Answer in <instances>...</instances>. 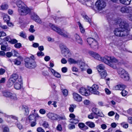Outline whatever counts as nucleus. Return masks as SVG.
<instances>
[{
    "label": "nucleus",
    "instance_id": "obj_1",
    "mask_svg": "<svg viewBox=\"0 0 132 132\" xmlns=\"http://www.w3.org/2000/svg\"><path fill=\"white\" fill-rule=\"evenodd\" d=\"M89 54L96 59L101 61L114 69L117 68V64L118 63V60L114 56H105L101 57L98 53L92 51H89Z\"/></svg>",
    "mask_w": 132,
    "mask_h": 132
},
{
    "label": "nucleus",
    "instance_id": "obj_2",
    "mask_svg": "<svg viewBox=\"0 0 132 132\" xmlns=\"http://www.w3.org/2000/svg\"><path fill=\"white\" fill-rule=\"evenodd\" d=\"M130 30L129 24L126 21H121L119 23V27L116 29L114 31L115 35L117 36L127 38L129 37Z\"/></svg>",
    "mask_w": 132,
    "mask_h": 132
},
{
    "label": "nucleus",
    "instance_id": "obj_3",
    "mask_svg": "<svg viewBox=\"0 0 132 132\" xmlns=\"http://www.w3.org/2000/svg\"><path fill=\"white\" fill-rule=\"evenodd\" d=\"M13 2L16 3L19 8L18 11L19 13L22 15H25L28 14L30 11V9L27 7L21 1H15V0Z\"/></svg>",
    "mask_w": 132,
    "mask_h": 132
},
{
    "label": "nucleus",
    "instance_id": "obj_4",
    "mask_svg": "<svg viewBox=\"0 0 132 132\" xmlns=\"http://www.w3.org/2000/svg\"><path fill=\"white\" fill-rule=\"evenodd\" d=\"M49 26L53 30L64 37L67 38L69 36V34L67 31L63 30H61L56 26L51 23H50Z\"/></svg>",
    "mask_w": 132,
    "mask_h": 132
},
{
    "label": "nucleus",
    "instance_id": "obj_5",
    "mask_svg": "<svg viewBox=\"0 0 132 132\" xmlns=\"http://www.w3.org/2000/svg\"><path fill=\"white\" fill-rule=\"evenodd\" d=\"M118 72L120 77L125 80H128L129 79V75L128 72L122 68H119Z\"/></svg>",
    "mask_w": 132,
    "mask_h": 132
},
{
    "label": "nucleus",
    "instance_id": "obj_6",
    "mask_svg": "<svg viewBox=\"0 0 132 132\" xmlns=\"http://www.w3.org/2000/svg\"><path fill=\"white\" fill-rule=\"evenodd\" d=\"M60 47L61 49L62 53L64 56L66 58H68L71 56V53L65 46L63 44H61Z\"/></svg>",
    "mask_w": 132,
    "mask_h": 132
},
{
    "label": "nucleus",
    "instance_id": "obj_7",
    "mask_svg": "<svg viewBox=\"0 0 132 132\" xmlns=\"http://www.w3.org/2000/svg\"><path fill=\"white\" fill-rule=\"evenodd\" d=\"M25 66L28 68H33L35 67L36 66L35 61L28 58H26L25 60Z\"/></svg>",
    "mask_w": 132,
    "mask_h": 132
},
{
    "label": "nucleus",
    "instance_id": "obj_8",
    "mask_svg": "<svg viewBox=\"0 0 132 132\" xmlns=\"http://www.w3.org/2000/svg\"><path fill=\"white\" fill-rule=\"evenodd\" d=\"M87 42L93 49L95 50L98 49V43L95 39L92 38H88L87 39Z\"/></svg>",
    "mask_w": 132,
    "mask_h": 132
},
{
    "label": "nucleus",
    "instance_id": "obj_9",
    "mask_svg": "<svg viewBox=\"0 0 132 132\" xmlns=\"http://www.w3.org/2000/svg\"><path fill=\"white\" fill-rule=\"evenodd\" d=\"M99 89V87L98 85L96 84H93L91 87L89 88V90L90 92L94 94L99 95L100 92L98 90Z\"/></svg>",
    "mask_w": 132,
    "mask_h": 132
},
{
    "label": "nucleus",
    "instance_id": "obj_10",
    "mask_svg": "<svg viewBox=\"0 0 132 132\" xmlns=\"http://www.w3.org/2000/svg\"><path fill=\"white\" fill-rule=\"evenodd\" d=\"M106 6L105 3L102 0H98L96 3V7L99 11L104 9Z\"/></svg>",
    "mask_w": 132,
    "mask_h": 132
},
{
    "label": "nucleus",
    "instance_id": "obj_11",
    "mask_svg": "<svg viewBox=\"0 0 132 132\" xmlns=\"http://www.w3.org/2000/svg\"><path fill=\"white\" fill-rule=\"evenodd\" d=\"M89 88L87 89L84 87H81L79 90V92L82 95L88 96L90 94V91L89 89Z\"/></svg>",
    "mask_w": 132,
    "mask_h": 132
},
{
    "label": "nucleus",
    "instance_id": "obj_12",
    "mask_svg": "<svg viewBox=\"0 0 132 132\" xmlns=\"http://www.w3.org/2000/svg\"><path fill=\"white\" fill-rule=\"evenodd\" d=\"M22 86V80L21 78H20L18 81L15 82L14 85V88L16 90H19L20 89Z\"/></svg>",
    "mask_w": 132,
    "mask_h": 132
},
{
    "label": "nucleus",
    "instance_id": "obj_13",
    "mask_svg": "<svg viewBox=\"0 0 132 132\" xmlns=\"http://www.w3.org/2000/svg\"><path fill=\"white\" fill-rule=\"evenodd\" d=\"M3 115L5 120L8 122H9L10 121L11 118L15 120L16 121H17L18 118L15 116L9 115L6 113H4Z\"/></svg>",
    "mask_w": 132,
    "mask_h": 132
},
{
    "label": "nucleus",
    "instance_id": "obj_14",
    "mask_svg": "<svg viewBox=\"0 0 132 132\" xmlns=\"http://www.w3.org/2000/svg\"><path fill=\"white\" fill-rule=\"evenodd\" d=\"M31 18L37 22L39 24L42 23V22L41 19L37 14L35 13H32Z\"/></svg>",
    "mask_w": 132,
    "mask_h": 132
},
{
    "label": "nucleus",
    "instance_id": "obj_15",
    "mask_svg": "<svg viewBox=\"0 0 132 132\" xmlns=\"http://www.w3.org/2000/svg\"><path fill=\"white\" fill-rule=\"evenodd\" d=\"M47 116L49 119L52 120H56L59 117V115L52 113L49 112L47 114Z\"/></svg>",
    "mask_w": 132,
    "mask_h": 132
},
{
    "label": "nucleus",
    "instance_id": "obj_16",
    "mask_svg": "<svg viewBox=\"0 0 132 132\" xmlns=\"http://www.w3.org/2000/svg\"><path fill=\"white\" fill-rule=\"evenodd\" d=\"M73 98L76 101L80 102L82 101V97L77 93H74L73 94Z\"/></svg>",
    "mask_w": 132,
    "mask_h": 132
},
{
    "label": "nucleus",
    "instance_id": "obj_17",
    "mask_svg": "<svg viewBox=\"0 0 132 132\" xmlns=\"http://www.w3.org/2000/svg\"><path fill=\"white\" fill-rule=\"evenodd\" d=\"M20 78H19L18 75L16 74H13L11 76L10 79V81L14 82L18 81V80Z\"/></svg>",
    "mask_w": 132,
    "mask_h": 132
},
{
    "label": "nucleus",
    "instance_id": "obj_18",
    "mask_svg": "<svg viewBox=\"0 0 132 132\" xmlns=\"http://www.w3.org/2000/svg\"><path fill=\"white\" fill-rule=\"evenodd\" d=\"M39 117L38 114L37 113H34L30 115L29 117V120L30 121H36V118Z\"/></svg>",
    "mask_w": 132,
    "mask_h": 132
},
{
    "label": "nucleus",
    "instance_id": "obj_19",
    "mask_svg": "<svg viewBox=\"0 0 132 132\" xmlns=\"http://www.w3.org/2000/svg\"><path fill=\"white\" fill-rule=\"evenodd\" d=\"M126 87V86L123 84H118L114 86L113 89L114 90H122L124 89Z\"/></svg>",
    "mask_w": 132,
    "mask_h": 132
},
{
    "label": "nucleus",
    "instance_id": "obj_20",
    "mask_svg": "<svg viewBox=\"0 0 132 132\" xmlns=\"http://www.w3.org/2000/svg\"><path fill=\"white\" fill-rule=\"evenodd\" d=\"M93 113H94L95 115L96 116L98 115L99 116L102 117L103 116V115L102 113L100 112L99 110L95 108H93L92 109Z\"/></svg>",
    "mask_w": 132,
    "mask_h": 132
},
{
    "label": "nucleus",
    "instance_id": "obj_21",
    "mask_svg": "<svg viewBox=\"0 0 132 132\" xmlns=\"http://www.w3.org/2000/svg\"><path fill=\"white\" fill-rule=\"evenodd\" d=\"M81 15L84 18V20L88 22L91 24L92 22L91 19V18H89L85 13H82Z\"/></svg>",
    "mask_w": 132,
    "mask_h": 132
},
{
    "label": "nucleus",
    "instance_id": "obj_22",
    "mask_svg": "<svg viewBox=\"0 0 132 132\" xmlns=\"http://www.w3.org/2000/svg\"><path fill=\"white\" fill-rule=\"evenodd\" d=\"M74 38L76 41L78 43L82 44V41L81 39L80 38V36L77 34H76L74 35Z\"/></svg>",
    "mask_w": 132,
    "mask_h": 132
},
{
    "label": "nucleus",
    "instance_id": "obj_23",
    "mask_svg": "<svg viewBox=\"0 0 132 132\" xmlns=\"http://www.w3.org/2000/svg\"><path fill=\"white\" fill-rule=\"evenodd\" d=\"M49 71L52 73L54 76L58 78H60L61 77V75L59 73L56 72L52 68H50L49 69Z\"/></svg>",
    "mask_w": 132,
    "mask_h": 132
},
{
    "label": "nucleus",
    "instance_id": "obj_24",
    "mask_svg": "<svg viewBox=\"0 0 132 132\" xmlns=\"http://www.w3.org/2000/svg\"><path fill=\"white\" fill-rule=\"evenodd\" d=\"M78 63H80V68L81 69L82 71L85 70L87 68V65L84 62L81 61H79V62Z\"/></svg>",
    "mask_w": 132,
    "mask_h": 132
},
{
    "label": "nucleus",
    "instance_id": "obj_25",
    "mask_svg": "<svg viewBox=\"0 0 132 132\" xmlns=\"http://www.w3.org/2000/svg\"><path fill=\"white\" fill-rule=\"evenodd\" d=\"M2 93L4 96L9 98L12 93L7 90H5L2 91Z\"/></svg>",
    "mask_w": 132,
    "mask_h": 132
},
{
    "label": "nucleus",
    "instance_id": "obj_26",
    "mask_svg": "<svg viewBox=\"0 0 132 132\" xmlns=\"http://www.w3.org/2000/svg\"><path fill=\"white\" fill-rule=\"evenodd\" d=\"M68 61L70 64H78L79 62V60L76 61L71 58L68 59Z\"/></svg>",
    "mask_w": 132,
    "mask_h": 132
},
{
    "label": "nucleus",
    "instance_id": "obj_27",
    "mask_svg": "<svg viewBox=\"0 0 132 132\" xmlns=\"http://www.w3.org/2000/svg\"><path fill=\"white\" fill-rule=\"evenodd\" d=\"M9 98L12 100L15 101L18 100V98L16 94L12 93Z\"/></svg>",
    "mask_w": 132,
    "mask_h": 132
},
{
    "label": "nucleus",
    "instance_id": "obj_28",
    "mask_svg": "<svg viewBox=\"0 0 132 132\" xmlns=\"http://www.w3.org/2000/svg\"><path fill=\"white\" fill-rule=\"evenodd\" d=\"M130 7H123L121 8L120 10L121 12L123 13H128L130 11Z\"/></svg>",
    "mask_w": 132,
    "mask_h": 132
},
{
    "label": "nucleus",
    "instance_id": "obj_29",
    "mask_svg": "<svg viewBox=\"0 0 132 132\" xmlns=\"http://www.w3.org/2000/svg\"><path fill=\"white\" fill-rule=\"evenodd\" d=\"M100 72V75L101 78H105L107 75V73L105 70H103Z\"/></svg>",
    "mask_w": 132,
    "mask_h": 132
},
{
    "label": "nucleus",
    "instance_id": "obj_30",
    "mask_svg": "<svg viewBox=\"0 0 132 132\" xmlns=\"http://www.w3.org/2000/svg\"><path fill=\"white\" fill-rule=\"evenodd\" d=\"M78 126L80 129H87L88 127L86 126L84 123H80L78 124Z\"/></svg>",
    "mask_w": 132,
    "mask_h": 132
},
{
    "label": "nucleus",
    "instance_id": "obj_31",
    "mask_svg": "<svg viewBox=\"0 0 132 132\" xmlns=\"http://www.w3.org/2000/svg\"><path fill=\"white\" fill-rule=\"evenodd\" d=\"M85 124L89 127L91 128H94L95 126L94 123L91 121H87L86 122Z\"/></svg>",
    "mask_w": 132,
    "mask_h": 132
},
{
    "label": "nucleus",
    "instance_id": "obj_32",
    "mask_svg": "<svg viewBox=\"0 0 132 132\" xmlns=\"http://www.w3.org/2000/svg\"><path fill=\"white\" fill-rule=\"evenodd\" d=\"M97 69L98 71L99 72L104 70V65L102 64H100L97 67Z\"/></svg>",
    "mask_w": 132,
    "mask_h": 132
},
{
    "label": "nucleus",
    "instance_id": "obj_33",
    "mask_svg": "<svg viewBox=\"0 0 132 132\" xmlns=\"http://www.w3.org/2000/svg\"><path fill=\"white\" fill-rule=\"evenodd\" d=\"M120 2L123 4L128 5L130 3L131 0H119Z\"/></svg>",
    "mask_w": 132,
    "mask_h": 132
},
{
    "label": "nucleus",
    "instance_id": "obj_34",
    "mask_svg": "<svg viewBox=\"0 0 132 132\" xmlns=\"http://www.w3.org/2000/svg\"><path fill=\"white\" fill-rule=\"evenodd\" d=\"M1 10H5L7 9L8 7V5L5 3H3L1 6Z\"/></svg>",
    "mask_w": 132,
    "mask_h": 132
},
{
    "label": "nucleus",
    "instance_id": "obj_35",
    "mask_svg": "<svg viewBox=\"0 0 132 132\" xmlns=\"http://www.w3.org/2000/svg\"><path fill=\"white\" fill-rule=\"evenodd\" d=\"M78 24L79 27L80 32L82 33H84L85 32V29L83 26L80 22H78Z\"/></svg>",
    "mask_w": 132,
    "mask_h": 132
},
{
    "label": "nucleus",
    "instance_id": "obj_36",
    "mask_svg": "<svg viewBox=\"0 0 132 132\" xmlns=\"http://www.w3.org/2000/svg\"><path fill=\"white\" fill-rule=\"evenodd\" d=\"M1 49L3 51H8L10 50V48L4 45H2L1 46Z\"/></svg>",
    "mask_w": 132,
    "mask_h": 132
},
{
    "label": "nucleus",
    "instance_id": "obj_37",
    "mask_svg": "<svg viewBox=\"0 0 132 132\" xmlns=\"http://www.w3.org/2000/svg\"><path fill=\"white\" fill-rule=\"evenodd\" d=\"M70 122L74 124H76L79 122V120L77 119H71L70 120Z\"/></svg>",
    "mask_w": 132,
    "mask_h": 132
},
{
    "label": "nucleus",
    "instance_id": "obj_38",
    "mask_svg": "<svg viewBox=\"0 0 132 132\" xmlns=\"http://www.w3.org/2000/svg\"><path fill=\"white\" fill-rule=\"evenodd\" d=\"M19 57H18L17 59L13 60V62L14 64L17 65H19L20 64V62L19 60Z\"/></svg>",
    "mask_w": 132,
    "mask_h": 132
},
{
    "label": "nucleus",
    "instance_id": "obj_39",
    "mask_svg": "<svg viewBox=\"0 0 132 132\" xmlns=\"http://www.w3.org/2000/svg\"><path fill=\"white\" fill-rule=\"evenodd\" d=\"M76 107L75 105H71L69 108V110L70 112H73L74 111V108H75Z\"/></svg>",
    "mask_w": 132,
    "mask_h": 132
},
{
    "label": "nucleus",
    "instance_id": "obj_40",
    "mask_svg": "<svg viewBox=\"0 0 132 132\" xmlns=\"http://www.w3.org/2000/svg\"><path fill=\"white\" fill-rule=\"evenodd\" d=\"M22 108L23 111H24L26 113H28L29 109L28 107L25 105H23L22 106Z\"/></svg>",
    "mask_w": 132,
    "mask_h": 132
},
{
    "label": "nucleus",
    "instance_id": "obj_41",
    "mask_svg": "<svg viewBox=\"0 0 132 132\" xmlns=\"http://www.w3.org/2000/svg\"><path fill=\"white\" fill-rule=\"evenodd\" d=\"M3 19L6 22H9L10 20V18L9 16L8 15H5L3 17Z\"/></svg>",
    "mask_w": 132,
    "mask_h": 132
},
{
    "label": "nucleus",
    "instance_id": "obj_42",
    "mask_svg": "<svg viewBox=\"0 0 132 132\" xmlns=\"http://www.w3.org/2000/svg\"><path fill=\"white\" fill-rule=\"evenodd\" d=\"M14 82L13 81H10V79H9L7 84V86L9 87H11L13 85Z\"/></svg>",
    "mask_w": 132,
    "mask_h": 132
},
{
    "label": "nucleus",
    "instance_id": "obj_43",
    "mask_svg": "<svg viewBox=\"0 0 132 132\" xmlns=\"http://www.w3.org/2000/svg\"><path fill=\"white\" fill-rule=\"evenodd\" d=\"M95 116L94 113H92L88 115V117L89 119H93L94 117L95 118Z\"/></svg>",
    "mask_w": 132,
    "mask_h": 132
},
{
    "label": "nucleus",
    "instance_id": "obj_44",
    "mask_svg": "<svg viewBox=\"0 0 132 132\" xmlns=\"http://www.w3.org/2000/svg\"><path fill=\"white\" fill-rule=\"evenodd\" d=\"M12 53V55L14 56H17L18 55V52L15 50H13L11 51Z\"/></svg>",
    "mask_w": 132,
    "mask_h": 132
},
{
    "label": "nucleus",
    "instance_id": "obj_45",
    "mask_svg": "<svg viewBox=\"0 0 132 132\" xmlns=\"http://www.w3.org/2000/svg\"><path fill=\"white\" fill-rule=\"evenodd\" d=\"M34 26L32 25H31L30 26V28L29 29V30L30 32L31 33H33L35 31V30L34 29Z\"/></svg>",
    "mask_w": 132,
    "mask_h": 132
},
{
    "label": "nucleus",
    "instance_id": "obj_46",
    "mask_svg": "<svg viewBox=\"0 0 132 132\" xmlns=\"http://www.w3.org/2000/svg\"><path fill=\"white\" fill-rule=\"evenodd\" d=\"M62 92L65 96H66L68 95V91L67 89H63L62 90Z\"/></svg>",
    "mask_w": 132,
    "mask_h": 132
},
{
    "label": "nucleus",
    "instance_id": "obj_47",
    "mask_svg": "<svg viewBox=\"0 0 132 132\" xmlns=\"http://www.w3.org/2000/svg\"><path fill=\"white\" fill-rule=\"evenodd\" d=\"M20 34V36L23 38H25L27 37L26 33L23 31L21 32Z\"/></svg>",
    "mask_w": 132,
    "mask_h": 132
},
{
    "label": "nucleus",
    "instance_id": "obj_48",
    "mask_svg": "<svg viewBox=\"0 0 132 132\" xmlns=\"http://www.w3.org/2000/svg\"><path fill=\"white\" fill-rule=\"evenodd\" d=\"M39 113L42 114H44L46 112V110L44 109H41L39 111Z\"/></svg>",
    "mask_w": 132,
    "mask_h": 132
},
{
    "label": "nucleus",
    "instance_id": "obj_49",
    "mask_svg": "<svg viewBox=\"0 0 132 132\" xmlns=\"http://www.w3.org/2000/svg\"><path fill=\"white\" fill-rule=\"evenodd\" d=\"M36 131L37 132H45V131L44 129L41 127L37 128Z\"/></svg>",
    "mask_w": 132,
    "mask_h": 132
},
{
    "label": "nucleus",
    "instance_id": "obj_50",
    "mask_svg": "<svg viewBox=\"0 0 132 132\" xmlns=\"http://www.w3.org/2000/svg\"><path fill=\"white\" fill-rule=\"evenodd\" d=\"M121 93L122 95L123 96H125L127 94L128 92L126 90H122Z\"/></svg>",
    "mask_w": 132,
    "mask_h": 132
},
{
    "label": "nucleus",
    "instance_id": "obj_51",
    "mask_svg": "<svg viewBox=\"0 0 132 132\" xmlns=\"http://www.w3.org/2000/svg\"><path fill=\"white\" fill-rule=\"evenodd\" d=\"M121 125L125 128H127L128 126V124L127 123H125L124 122H123L121 124Z\"/></svg>",
    "mask_w": 132,
    "mask_h": 132
},
{
    "label": "nucleus",
    "instance_id": "obj_52",
    "mask_svg": "<svg viewBox=\"0 0 132 132\" xmlns=\"http://www.w3.org/2000/svg\"><path fill=\"white\" fill-rule=\"evenodd\" d=\"M0 28L3 29H6L8 28L6 25H3L1 23L0 25Z\"/></svg>",
    "mask_w": 132,
    "mask_h": 132
},
{
    "label": "nucleus",
    "instance_id": "obj_53",
    "mask_svg": "<svg viewBox=\"0 0 132 132\" xmlns=\"http://www.w3.org/2000/svg\"><path fill=\"white\" fill-rule=\"evenodd\" d=\"M69 129H72L75 128V125L70 124L68 126Z\"/></svg>",
    "mask_w": 132,
    "mask_h": 132
},
{
    "label": "nucleus",
    "instance_id": "obj_54",
    "mask_svg": "<svg viewBox=\"0 0 132 132\" xmlns=\"http://www.w3.org/2000/svg\"><path fill=\"white\" fill-rule=\"evenodd\" d=\"M42 125L45 128L48 127L49 126L48 123L46 121L44 122Z\"/></svg>",
    "mask_w": 132,
    "mask_h": 132
},
{
    "label": "nucleus",
    "instance_id": "obj_55",
    "mask_svg": "<svg viewBox=\"0 0 132 132\" xmlns=\"http://www.w3.org/2000/svg\"><path fill=\"white\" fill-rule=\"evenodd\" d=\"M4 40L7 41L9 42H10L11 38L10 36H8L4 38Z\"/></svg>",
    "mask_w": 132,
    "mask_h": 132
},
{
    "label": "nucleus",
    "instance_id": "obj_56",
    "mask_svg": "<svg viewBox=\"0 0 132 132\" xmlns=\"http://www.w3.org/2000/svg\"><path fill=\"white\" fill-rule=\"evenodd\" d=\"M21 44L20 43H17L14 45L15 47L17 48H19L21 47Z\"/></svg>",
    "mask_w": 132,
    "mask_h": 132
},
{
    "label": "nucleus",
    "instance_id": "obj_57",
    "mask_svg": "<svg viewBox=\"0 0 132 132\" xmlns=\"http://www.w3.org/2000/svg\"><path fill=\"white\" fill-rule=\"evenodd\" d=\"M6 56L9 57H11L12 55V53L11 51L10 52H7L6 53Z\"/></svg>",
    "mask_w": 132,
    "mask_h": 132
},
{
    "label": "nucleus",
    "instance_id": "obj_58",
    "mask_svg": "<svg viewBox=\"0 0 132 132\" xmlns=\"http://www.w3.org/2000/svg\"><path fill=\"white\" fill-rule=\"evenodd\" d=\"M17 127L20 130H21L23 128L22 126L19 123H17Z\"/></svg>",
    "mask_w": 132,
    "mask_h": 132
},
{
    "label": "nucleus",
    "instance_id": "obj_59",
    "mask_svg": "<svg viewBox=\"0 0 132 132\" xmlns=\"http://www.w3.org/2000/svg\"><path fill=\"white\" fill-rule=\"evenodd\" d=\"M105 91L107 95H109L111 93V91L107 88L105 89Z\"/></svg>",
    "mask_w": 132,
    "mask_h": 132
},
{
    "label": "nucleus",
    "instance_id": "obj_60",
    "mask_svg": "<svg viewBox=\"0 0 132 132\" xmlns=\"http://www.w3.org/2000/svg\"><path fill=\"white\" fill-rule=\"evenodd\" d=\"M62 129L61 126L60 125H58L56 127V129L57 130L61 131Z\"/></svg>",
    "mask_w": 132,
    "mask_h": 132
},
{
    "label": "nucleus",
    "instance_id": "obj_61",
    "mask_svg": "<svg viewBox=\"0 0 132 132\" xmlns=\"http://www.w3.org/2000/svg\"><path fill=\"white\" fill-rule=\"evenodd\" d=\"M17 42V40L15 39H12L11 40L10 42V43H11L12 44H15V43H16Z\"/></svg>",
    "mask_w": 132,
    "mask_h": 132
},
{
    "label": "nucleus",
    "instance_id": "obj_62",
    "mask_svg": "<svg viewBox=\"0 0 132 132\" xmlns=\"http://www.w3.org/2000/svg\"><path fill=\"white\" fill-rule=\"evenodd\" d=\"M37 55L38 56H43L44 55V54L42 51H39L37 52Z\"/></svg>",
    "mask_w": 132,
    "mask_h": 132
},
{
    "label": "nucleus",
    "instance_id": "obj_63",
    "mask_svg": "<svg viewBox=\"0 0 132 132\" xmlns=\"http://www.w3.org/2000/svg\"><path fill=\"white\" fill-rule=\"evenodd\" d=\"M9 129L7 127H4L3 129V132H9Z\"/></svg>",
    "mask_w": 132,
    "mask_h": 132
},
{
    "label": "nucleus",
    "instance_id": "obj_64",
    "mask_svg": "<svg viewBox=\"0 0 132 132\" xmlns=\"http://www.w3.org/2000/svg\"><path fill=\"white\" fill-rule=\"evenodd\" d=\"M128 122L132 124V117H129L128 118Z\"/></svg>",
    "mask_w": 132,
    "mask_h": 132
}]
</instances>
